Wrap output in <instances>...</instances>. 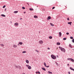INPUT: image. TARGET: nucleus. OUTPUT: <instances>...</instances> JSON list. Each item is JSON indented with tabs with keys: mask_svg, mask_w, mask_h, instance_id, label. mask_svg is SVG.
Wrapping results in <instances>:
<instances>
[{
	"mask_svg": "<svg viewBox=\"0 0 74 74\" xmlns=\"http://www.w3.org/2000/svg\"><path fill=\"white\" fill-rule=\"evenodd\" d=\"M51 57L53 59H56V57L55 56L53 55H52L51 56Z\"/></svg>",
	"mask_w": 74,
	"mask_h": 74,
	"instance_id": "f03ea898",
	"label": "nucleus"
},
{
	"mask_svg": "<svg viewBox=\"0 0 74 74\" xmlns=\"http://www.w3.org/2000/svg\"><path fill=\"white\" fill-rule=\"evenodd\" d=\"M71 58H67V60H71Z\"/></svg>",
	"mask_w": 74,
	"mask_h": 74,
	"instance_id": "c756f323",
	"label": "nucleus"
},
{
	"mask_svg": "<svg viewBox=\"0 0 74 74\" xmlns=\"http://www.w3.org/2000/svg\"><path fill=\"white\" fill-rule=\"evenodd\" d=\"M56 64H57V65H58V64L57 63V62H56Z\"/></svg>",
	"mask_w": 74,
	"mask_h": 74,
	"instance_id": "49530a36",
	"label": "nucleus"
},
{
	"mask_svg": "<svg viewBox=\"0 0 74 74\" xmlns=\"http://www.w3.org/2000/svg\"><path fill=\"white\" fill-rule=\"evenodd\" d=\"M42 70H44V71H46V69H45L44 68H42Z\"/></svg>",
	"mask_w": 74,
	"mask_h": 74,
	"instance_id": "4468645a",
	"label": "nucleus"
},
{
	"mask_svg": "<svg viewBox=\"0 0 74 74\" xmlns=\"http://www.w3.org/2000/svg\"><path fill=\"white\" fill-rule=\"evenodd\" d=\"M49 38L50 39H52V37L51 36H49Z\"/></svg>",
	"mask_w": 74,
	"mask_h": 74,
	"instance_id": "4be33fe9",
	"label": "nucleus"
},
{
	"mask_svg": "<svg viewBox=\"0 0 74 74\" xmlns=\"http://www.w3.org/2000/svg\"><path fill=\"white\" fill-rule=\"evenodd\" d=\"M66 34H67V35H69V33L67 32L66 33Z\"/></svg>",
	"mask_w": 74,
	"mask_h": 74,
	"instance_id": "e433bc0d",
	"label": "nucleus"
},
{
	"mask_svg": "<svg viewBox=\"0 0 74 74\" xmlns=\"http://www.w3.org/2000/svg\"><path fill=\"white\" fill-rule=\"evenodd\" d=\"M67 39V38H64L63 39V40H66Z\"/></svg>",
	"mask_w": 74,
	"mask_h": 74,
	"instance_id": "a878e982",
	"label": "nucleus"
},
{
	"mask_svg": "<svg viewBox=\"0 0 74 74\" xmlns=\"http://www.w3.org/2000/svg\"><path fill=\"white\" fill-rule=\"evenodd\" d=\"M22 74H25V73H23Z\"/></svg>",
	"mask_w": 74,
	"mask_h": 74,
	"instance_id": "864d4df0",
	"label": "nucleus"
},
{
	"mask_svg": "<svg viewBox=\"0 0 74 74\" xmlns=\"http://www.w3.org/2000/svg\"><path fill=\"white\" fill-rule=\"evenodd\" d=\"M44 64L45 66V67H46L47 66V65H46V63L45 62H44Z\"/></svg>",
	"mask_w": 74,
	"mask_h": 74,
	"instance_id": "5701e85b",
	"label": "nucleus"
},
{
	"mask_svg": "<svg viewBox=\"0 0 74 74\" xmlns=\"http://www.w3.org/2000/svg\"><path fill=\"white\" fill-rule=\"evenodd\" d=\"M29 10H30V11H33L34 10L32 8H30L29 9Z\"/></svg>",
	"mask_w": 74,
	"mask_h": 74,
	"instance_id": "412c9836",
	"label": "nucleus"
},
{
	"mask_svg": "<svg viewBox=\"0 0 74 74\" xmlns=\"http://www.w3.org/2000/svg\"><path fill=\"white\" fill-rule=\"evenodd\" d=\"M55 9V7H53L52 9L53 10V9Z\"/></svg>",
	"mask_w": 74,
	"mask_h": 74,
	"instance_id": "ea45409f",
	"label": "nucleus"
},
{
	"mask_svg": "<svg viewBox=\"0 0 74 74\" xmlns=\"http://www.w3.org/2000/svg\"><path fill=\"white\" fill-rule=\"evenodd\" d=\"M56 57H57V58H59V56H58V55H57L56 56Z\"/></svg>",
	"mask_w": 74,
	"mask_h": 74,
	"instance_id": "37998d69",
	"label": "nucleus"
},
{
	"mask_svg": "<svg viewBox=\"0 0 74 74\" xmlns=\"http://www.w3.org/2000/svg\"><path fill=\"white\" fill-rule=\"evenodd\" d=\"M19 44L20 45H22L23 44V43H22V42H20L19 43Z\"/></svg>",
	"mask_w": 74,
	"mask_h": 74,
	"instance_id": "dca6fc26",
	"label": "nucleus"
},
{
	"mask_svg": "<svg viewBox=\"0 0 74 74\" xmlns=\"http://www.w3.org/2000/svg\"><path fill=\"white\" fill-rule=\"evenodd\" d=\"M59 37H60L62 36V33H61V32H59Z\"/></svg>",
	"mask_w": 74,
	"mask_h": 74,
	"instance_id": "423d86ee",
	"label": "nucleus"
},
{
	"mask_svg": "<svg viewBox=\"0 0 74 74\" xmlns=\"http://www.w3.org/2000/svg\"><path fill=\"white\" fill-rule=\"evenodd\" d=\"M24 14H25V13H26V12H24Z\"/></svg>",
	"mask_w": 74,
	"mask_h": 74,
	"instance_id": "09e8293b",
	"label": "nucleus"
},
{
	"mask_svg": "<svg viewBox=\"0 0 74 74\" xmlns=\"http://www.w3.org/2000/svg\"><path fill=\"white\" fill-rule=\"evenodd\" d=\"M0 45L1 46V47H4V46L3 44H1Z\"/></svg>",
	"mask_w": 74,
	"mask_h": 74,
	"instance_id": "393cba45",
	"label": "nucleus"
},
{
	"mask_svg": "<svg viewBox=\"0 0 74 74\" xmlns=\"http://www.w3.org/2000/svg\"><path fill=\"white\" fill-rule=\"evenodd\" d=\"M67 20H68V21H69V18H67Z\"/></svg>",
	"mask_w": 74,
	"mask_h": 74,
	"instance_id": "58836bf2",
	"label": "nucleus"
},
{
	"mask_svg": "<svg viewBox=\"0 0 74 74\" xmlns=\"http://www.w3.org/2000/svg\"><path fill=\"white\" fill-rule=\"evenodd\" d=\"M15 67H16V68H18V66H16Z\"/></svg>",
	"mask_w": 74,
	"mask_h": 74,
	"instance_id": "a19ab883",
	"label": "nucleus"
},
{
	"mask_svg": "<svg viewBox=\"0 0 74 74\" xmlns=\"http://www.w3.org/2000/svg\"><path fill=\"white\" fill-rule=\"evenodd\" d=\"M25 62L27 63H29V60H26Z\"/></svg>",
	"mask_w": 74,
	"mask_h": 74,
	"instance_id": "1a4fd4ad",
	"label": "nucleus"
},
{
	"mask_svg": "<svg viewBox=\"0 0 74 74\" xmlns=\"http://www.w3.org/2000/svg\"><path fill=\"white\" fill-rule=\"evenodd\" d=\"M51 19V16H49L48 17V18H47V20H49V19Z\"/></svg>",
	"mask_w": 74,
	"mask_h": 74,
	"instance_id": "20e7f679",
	"label": "nucleus"
},
{
	"mask_svg": "<svg viewBox=\"0 0 74 74\" xmlns=\"http://www.w3.org/2000/svg\"><path fill=\"white\" fill-rule=\"evenodd\" d=\"M67 65V66H69V64H68Z\"/></svg>",
	"mask_w": 74,
	"mask_h": 74,
	"instance_id": "3c124183",
	"label": "nucleus"
},
{
	"mask_svg": "<svg viewBox=\"0 0 74 74\" xmlns=\"http://www.w3.org/2000/svg\"><path fill=\"white\" fill-rule=\"evenodd\" d=\"M37 7H38V6H37Z\"/></svg>",
	"mask_w": 74,
	"mask_h": 74,
	"instance_id": "5fc2aeb1",
	"label": "nucleus"
},
{
	"mask_svg": "<svg viewBox=\"0 0 74 74\" xmlns=\"http://www.w3.org/2000/svg\"><path fill=\"white\" fill-rule=\"evenodd\" d=\"M57 45H60V42H58L56 44Z\"/></svg>",
	"mask_w": 74,
	"mask_h": 74,
	"instance_id": "9b49d317",
	"label": "nucleus"
},
{
	"mask_svg": "<svg viewBox=\"0 0 74 74\" xmlns=\"http://www.w3.org/2000/svg\"><path fill=\"white\" fill-rule=\"evenodd\" d=\"M27 4H28V5H29V4L28 3H27Z\"/></svg>",
	"mask_w": 74,
	"mask_h": 74,
	"instance_id": "8fccbe9b",
	"label": "nucleus"
},
{
	"mask_svg": "<svg viewBox=\"0 0 74 74\" xmlns=\"http://www.w3.org/2000/svg\"><path fill=\"white\" fill-rule=\"evenodd\" d=\"M70 38H71V39H73V37L72 36H71Z\"/></svg>",
	"mask_w": 74,
	"mask_h": 74,
	"instance_id": "72a5a7b5",
	"label": "nucleus"
},
{
	"mask_svg": "<svg viewBox=\"0 0 74 74\" xmlns=\"http://www.w3.org/2000/svg\"><path fill=\"white\" fill-rule=\"evenodd\" d=\"M35 51H36V52H38H38H39V51H38L37 50H35Z\"/></svg>",
	"mask_w": 74,
	"mask_h": 74,
	"instance_id": "2f4dec72",
	"label": "nucleus"
},
{
	"mask_svg": "<svg viewBox=\"0 0 74 74\" xmlns=\"http://www.w3.org/2000/svg\"><path fill=\"white\" fill-rule=\"evenodd\" d=\"M5 5H4L3 6V8H5Z\"/></svg>",
	"mask_w": 74,
	"mask_h": 74,
	"instance_id": "473e14b6",
	"label": "nucleus"
},
{
	"mask_svg": "<svg viewBox=\"0 0 74 74\" xmlns=\"http://www.w3.org/2000/svg\"><path fill=\"white\" fill-rule=\"evenodd\" d=\"M6 10H7V8H5V11H6Z\"/></svg>",
	"mask_w": 74,
	"mask_h": 74,
	"instance_id": "de8ad7c7",
	"label": "nucleus"
},
{
	"mask_svg": "<svg viewBox=\"0 0 74 74\" xmlns=\"http://www.w3.org/2000/svg\"><path fill=\"white\" fill-rule=\"evenodd\" d=\"M39 42V44H42L43 43V41H42V40H40Z\"/></svg>",
	"mask_w": 74,
	"mask_h": 74,
	"instance_id": "7ed1b4c3",
	"label": "nucleus"
},
{
	"mask_svg": "<svg viewBox=\"0 0 74 74\" xmlns=\"http://www.w3.org/2000/svg\"><path fill=\"white\" fill-rule=\"evenodd\" d=\"M72 42H73V43H74V39H73L72 40Z\"/></svg>",
	"mask_w": 74,
	"mask_h": 74,
	"instance_id": "bb28decb",
	"label": "nucleus"
},
{
	"mask_svg": "<svg viewBox=\"0 0 74 74\" xmlns=\"http://www.w3.org/2000/svg\"><path fill=\"white\" fill-rule=\"evenodd\" d=\"M22 8L23 9H25V7H23Z\"/></svg>",
	"mask_w": 74,
	"mask_h": 74,
	"instance_id": "c9c22d12",
	"label": "nucleus"
},
{
	"mask_svg": "<svg viewBox=\"0 0 74 74\" xmlns=\"http://www.w3.org/2000/svg\"><path fill=\"white\" fill-rule=\"evenodd\" d=\"M14 25L16 26H18V23H14Z\"/></svg>",
	"mask_w": 74,
	"mask_h": 74,
	"instance_id": "0eeeda50",
	"label": "nucleus"
},
{
	"mask_svg": "<svg viewBox=\"0 0 74 74\" xmlns=\"http://www.w3.org/2000/svg\"><path fill=\"white\" fill-rule=\"evenodd\" d=\"M17 45H14L13 46V47L14 48H17Z\"/></svg>",
	"mask_w": 74,
	"mask_h": 74,
	"instance_id": "39448f33",
	"label": "nucleus"
},
{
	"mask_svg": "<svg viewBox=\"0 0 74 74\" xmlns=\"http://www.w3.org/2000/svg\"><path fill=\"white\" fill-rule=\"evenodd\" d=\"M47 49H49H49H50V48L49 47Z\"/></svg>",
	"mask_w": 74,
	"mask_h": 74,
	"instance_id": "a18cd8bd",
	"label": "nucleus"
},
{
	"mask_svg": "<svg viewBox=\"0 0 74 74\" xmlns=\"http://www.w3.org/2000/svg\"><path fill=\"white\" fill-rule=\"evenodd\" d=\"M48 73H50V74H52V72H51L48 71Z\"/></svg>",
	"mask_w": 74,
	"mask_h": 74,
	"instance_id": "cd10ccee",
	"label": "nucleus"
},
{
	"mask_svg": "<svg viewBox=\"0 0 74 74\" xmlns=\"http://www.w3.org/2000/svg\"><path fill=\"white\" fill-rule=\"evenodd\" d=\"M14 14H16V13H18V11H15L14 12Z\"/></svg>",
	"mask_w": 74,
	"mask_h": 74,
	"instance_id": "2eb2a0df",
	"label": "nucleus"
},
{
	"mask_svg": "<svg viewBox=\"0 0 74 74\" xmlns=\"http://www.w3.org/2000/svg\"><path fill=\"white\" fill-rule=\"evenodd\" d=\"M69 46L70 48H73V46H72V45H71V44H70L69 45Z\"/></svg>",
	"mask_w": 74,
	"mask_h": 74,
	"instance_id": "9d476101",
	"label": "nucleus"
},
{
	"mask_svg": "<svg viewBox=\"0 0 74 74\" xmlns=\"http://www.w3.org/2000/svg\"><path fill=\"white\" fill-rule=\"evenodd\" d=\"M28 69L30 70V69H32V67H31V66H29L28 67Z\"/></svg>",
	"mask_w": 74,
	"mask_h": 74,
	"instance_id": "f8f14e48",
	"label": "nucleus"
},
{
	"mask_svg": "<svg viewBox=\"0 0 74 74\" xmlns=\"http://www.w3.org/2000/svg\"><path fill=\"white\" fill-rule=\"evenodd\" d=\"M59 48L61 49V51L62 52H66V50L64 48H63L60 47H59Z\"/></svg>",
	"mask_w": 74,
	"mask_h": 74,
	"instance_id": "f257e3e1",
	"label": "nucleus"
},
{
	"mask_svg": "<svg viewBox=\"0 0 74 74\" xmlns=\"http://www.w3.org/2000/svg\"><path fill=\"white\" fill-rule=\"evenodd\" d=\"M22 53H26V51H24L22 52Z\"/></svg>",
	"mask_w": 74,
	"mask_h": 74,
	"instance_id": "c85d7f7f",
	"label": "nucleus"
},
{
	"mask_svg": "<svg viewBox=\"0 0 74 74\" xmlns=\"http://www.w3.org/2000/svg\"><path fill=\"white\" fill-rule=\"evenodd\" d=\"M26 66H27V67H29L30 66L29 65H26Z\"/></svg>",
	"mask_w": 74,
	"mask_h": 74,
	"instance_id": "f704fd0d",
	"label": "nucleus"
},
{
	"mask_svg": "<svg viewBox=\"0 0 74 74\" xmlns=\"http://www.w3.org/2000/svg\"><path fill=\"white\" fill-rule=\"evenodd\" d=\"M36 74H40V72H39V71H38V72H36Z\"/></svg>",
	"mask_w": 74,
	"mask_h": 74,
	"instance_id": "f3484780",
	"label": "nucleus"
},
{
	"mask_svg": "<svg viewBox=\"0 0 74 74\" xmlns=\"http://www.w3.org/2000/svg\"><path fill=\"white\" fill-rule=\"evenodd\" d=\"M50 24L51 26H54L53 23H50Z\"/></svg>",
	"mask_w": 74,
	"mask_h": 74,
	"instance_id": "b1692460",
	"label": "nucleus"
},
{
	"mask_svg": "<svg viewBox=\"0 0 74 74\" xmlns=\"http://www.w3.org/2000/svg\"><path fill=\"white\" fill-rule=\"evenodd\" d=\"M20 20H22V18H21L20 19Z\"/></svg>",
	"mask_w": 74,
	"mask_h": 74,
	"instance_id": "c03bdc74",
	"label": "nucleus"
},
{
	"mask_svg": "<svg viewBox=\"0 0 74 74\" xmlns=\"http://www.w3.org/2000/svg\"><path fill=\"white\" fill-rule=\"evenodd\" d=\"M72 23V22H69L68 23V24H69V25H71V24Z\"/></svg>",
	"mask_w": 74,
	"mask_h": 74,
	"instance_id": "a211bd4d",
	"label": "nucleus"
},
{
	"mask_svg": "<svg viewBox=\"0 0 74 74\" xmlns=\"http://www.w3.org/2000/svg\"><path fill=\"white\" fill-rule=\"evenodd\" d=\"M18 45H19V44H17Z\"/></svg>",
	"mask_w": 74,
	"mask_h": 74,
	"instance_id": "603ef678",
	"label": "nucleus"
},
{
	"mask_svg": "<svg viewBox=\"0 0 74 74\" xmlns=\"http://www.w3.org/2000/svg\"><path fill=\"white\" fill-rule=\"evenodd\" d=\"M70 69L71 70H73V71H74V69L72 68L71 67H70Z\"/></svg>",
	"mask_w": 74,
	"mask_h": 74,
	"instance_id": "6e6552de",
	"label": "nucleus"
},
{
	"mask_svg": "<svg viewBox=\"0 0 74 74\" xmlns=\"http://www.w3.org/2000/svg\"><path fill=\"white\" fill-rule=\"evenodd\" d=\"M1 16H3V17H5V15L4 14H1Z\"/></svg>",
	"mask_w": 74,
	"mask_h": 74,
	"instance_id": "ddd939ff",
	"label": "nucleus"
},
{
	"mask_svg": "<svg viewBox=\"0 0 74 74\" xmlns=\"http://www.w3.org/2000/svg\"><path fill=\"white\" fill-rule=\"evenodd\" d=\"M68 73L69 74H70V72L69 71Z\"/></svg>",
	"mask_w": 74,
	"mask_h": 74,
	"instance_id": "79ce46f5",
	"label": "nucleus"
},
{
	"mask_svg": "<svg viewBox=\"0 0 74 74\" xmlns=\"http://www.w3.org/2000/svg\"><path fill=\"white\" fill-rule=\"evenodd\" d=\"M49 67V65H48V66H46V67Z\"/></svg>",
	"mask_w": 74,
	"mask_h": 74,
	"instance_id": "4c0bfd02",
	"label": "nucleus"
},
{
	"mask_svg": "<svg viewBox=\"0 0 74 74\" xmlns=\"http://www.w3.org/2000/svg\"><path fill=\"white\" fill-rule=\"evenodd\" d=\"M34 18H37L38 17H37V16H34Z\"/></svg>",
	"mask_w": 74,
	"mask_h": 74,
	"instance_id": "6ab92c4d",
	"label": "nucleus"
},
{
	"mask_svg": "<svg viewBox=\"0 0 74 74\" xmlns=\"http://www.w3.org/2000/svg\"><path fill=\"white\" fill-rule=\"evenodd\" d=\"M71 60L72 62H74V59L71 58Z\"/></svg>",
	"mask_w": 74,
	"mask_h": 74,
	"instance_id": "aec40b11",
	"label": "nucleus"
},
{
	"mask_svg": "<svg viewBox=\"0 0 74 74\" xmlns=\"http://www.w3.org/2000/svg\"><path fill=\"white\" fill-rule=\"evenodd\" d=\"M18 68L19 69H21V67L19 66L18 67Z\"/></svg>",
	"mask_w": 74,
	"mask_h": 74,
	"instance_id": "7c9ffc66",
	"label": "nucleus"
}]
</instances>
